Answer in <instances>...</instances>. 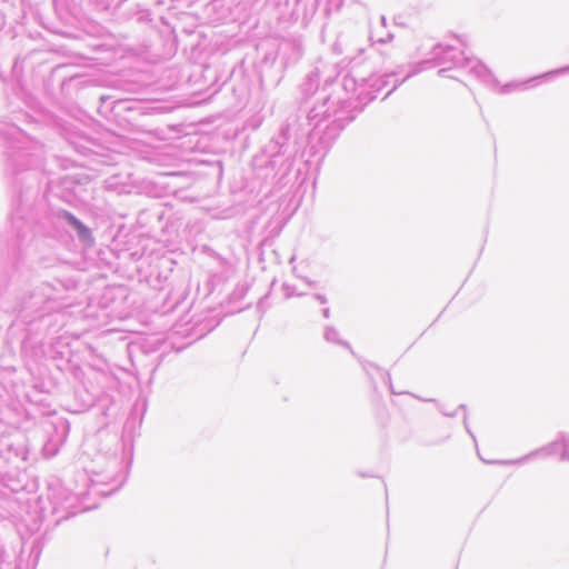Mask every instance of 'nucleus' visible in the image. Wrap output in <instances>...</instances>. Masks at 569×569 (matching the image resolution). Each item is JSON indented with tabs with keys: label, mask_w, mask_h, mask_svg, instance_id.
Wrapping results in <instances>:
<instances>
[{
	"label": "nucleus",
	"mask_w": 569,
	"mask_h": 569,
	"mask_svg": "<svg viewBox=\"0 0 569 569\" xmlns=\"http://www.w3.org/2000/svg\"><path fill=\"white\" fill-rule=\"evenodd\" d=\"M214 256H217V258L220 262L221 271H219L212 276L210 284L230 281L234 273L233 264L228 262L226 259L221 258L217 253H214Z\"/></svg>",
	"instance_id": "0eeeda50"
},
{
	"label": "nucleus",
	"mask_w": 569,
	"mask_h": 569,
	"mask_svg": "<svg viewBox=\"0 0 569 569\" xmlns=\"http://www.w3.org/2000/svg\"><path fill=\"white\" fill-rule=\"evenodd\" d=\"M395 74H371L359 78L353 73H346L341 81L326 79L319 90V71H310L300 86V92L308 100L316 98L315 104L307 110L309 124L317 130L322 122H327L323 136L320 138L323 157L332 141L345 127L350 123L357 112H360L369 102L388 87L389 79Z\"/></svg>",
	"instance_id": "f03ea898"
},
{
	"label": "nucleus",
	"mask_w": 569,
	"mask_h": 569,
	"mask_svg": "<svg viewBox=\"0 0 569 569\" xmlns=\"http://www.w3.org/2000/svg\"><path fill=\"white\" fill-rule=\"evenodd\" d=\"M302 56L299 44L292 41H282L279 46L278 58L284 66L296 63Z\"/></svg>",
	"instance_id": "423d86ee"
},
{
	"label": "nucleus",
	"mask_w": 569,
	"mask_h": 569,
	"mask_svg": "<svg viewBox=\"0 0 569 569\" xmlns=\"http://www.w3.org/2000/svg\"><path fill=\"white\" fill-rule=\"evenodd\" d=\"M302 143V136L299 134L296 123L287 120L280 124L260 152L252 158L254 178L261 182L284 186Z\"/></svg>",
	"instance_id": "7ed1b4c3"
},
{
	"label": "nucleus",
	"mask_w": 569,
	"mask_h": 569,
	"mask_svg": "<svg viewBox=\"0 0 569 569\" xmlns=\"http://www.w3.org/2000/svg\"><path fill=\"white\" fill-rule=\"evenodd\" d=\"M163 217H164V211H160V212L157 213L158 220H162Z\"/></svg>",
	"instance_id": "ddd939ff"
},
{
	"label": "nucleus",
	"mask_w": 569,
	"mask_h": 569,
	"mask_svg": "<svg viewBox=\"0 0 569 569\" xmlns=\"http://www.w3.org/2000/svg\"><path fill=\"white\" fill-rule=\"evenodd\" d=\"M29 118L28 113L19 111L9 120L0 119L4 172L13 189L9 230L6 234L0 232V284L20 281L23 266L40 259L37 250L42 240L38 236L74 237L83 248L96 244L87 224L66 209L52 206L46 199V191L40 197L42 186L49 188L51 180L43 168V144L18 124Z\"/></svg>",
	"instance_id": "f257e3e1"
},
{
	"label": "nucleus",
	"mask_w": 569,
	"mask_h": 569,
	"mask_svg": "<svg viewBox=\"0 0 569 569\" xmlns=\"http://www.w3.org/2000/svg\"><path fill=\"white\" fill-rule=\"evenodd\" d=\"M445 64H448V67L441 68L438 71L440 77L457 79L452 74H447L448 71L457 69L467 70L469 73L473 74L477 79L486 84H492L495 82L491 71L479 60L465 56L463 51L458 50L452 46L439 42L432 46L431 51L427 58L413 63L411 66V71L408 72L402 79H398V74L396 72L388 73L395 74V77L389 79L388 86H391V88L385 93L382 100L386 99L411 76Z\"/></svg>",
	"instance_id": "20e7f679"
},
{
	"label": "nucleus",
	"mask_w": 569,
	"mask_h": 569,
	"mask_svg": "<svg viewBox=\"0 0 569 569\" xmlns=\"http://www.w3.org/2000/svg\"><path fill=\"white\" fill-rule=\"evenodd\" d=\"M116 109L127 112L124 119L128 121L132 131L149 132L147 118L150 116L144 111V108L137 101H118Z\"/></svg>",
	"instance_id": "39448f33"
},
{
	"label": "nucleus",
	"mask_w": 569,
	"mask_h": 569,
	"mask_svg": "<svg viewBox=\"0 0 569 569\" xmlns=\"http://www.w3.org/2000/svg\"><path fill=\"white\" fill-rule=\"evenodd\" d=\"M392 38L393 34L388 30L385 31V29L375 28L370 33V39L378 43H386L392 40Z\"/></svg>",
	"instance_id": "1a4fd4ad"
},
{
	"label": "nucleus",
	"mask_w": 569,
	"mask_h": 569,
	"mask_svg": "<svg viewBox=\"0 0 569 569\" xmlns=\"http://www.w3.org/2000/svg\"><path fill=\"white\" fill-rule=\"evenodd\" d=\"M87 143H91V142L87 141V140L84 141V143L73 142L76 150L79 151L83 156H87V154H89V152L92 151L91 148L89 146H87Z\"/></svg>",
	"instance_id": "9d476101"
},
{
	"label": "nucleus",
	"mask_w": 569,
	"mask_h": 569,
	"mask_svg": "<svg viewBox=\"0 0 569 569\" xmlns=\"http://www.w3.org/2000/svg\"><path fill=\"white\" fill-rule=\"evenodd\" d=\"M4 23H6V21H4V16H3V13L0 11V30L4 27Z\"/></svg>",
	"instance_id": "f8f14e48"
},
{
	"label": "nucleus",
	"mask_w": 569,
	"mask_h": 569,
	"mask_svg": "<svg viewBox=\"0 0 569 569\" xmlns=\"http://www.w3.org/2000/svg\"><path fill=\"white\" fill-rule=\"evenodd\" d=\"M569 72V66L567 67H562V68H559V69H556L553 71H550V72H547V73H543L539 77H535V78H531L530 80L528 81H525V82H520V83H507L502 87L501 91L503 93H508L510 92L512 89L515 88H520V89H526L527 88V83L529 82H533L540 78H548V77H551V76H556V74H563V73H567Z\"/></svg>",
	"instance_id": "6e6552de"
},
{
	"label": "nucleus",
	"mask_w": 569,
	"mask_h": 569,
	"mask_svg": "<svg viewBox=\"0 0 569 569\" xmlns=\"http://www.w3.org/2000/svg\"><path fill=\"white\" fill-rule=\"evenodd\" d=\"M379 22H380V26H378L377 28L379 29H386L387 27V19L385 16H380L379 17Z\"/></svg>",
	"instance_id": "9b49d317"
}]
</instances>
